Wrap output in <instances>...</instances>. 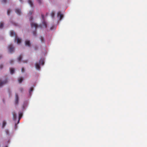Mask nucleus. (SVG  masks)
Segmentation results:
<instances>
[{"label": "nucleus", "mask_w": 147, "mask_h": 147, "mask_svg": "<svg viewBox=\"0 0 147 147\" xmlns=\"http://www.w3.org/2000/svg\"><path fill=\"white\" fill-rule=\"evenodd\" d=\"M33 1L34 0H28V4L30 5V7L32 8L34 7Z\"/></svg>", "instance_id": "nucleus-11"}, {"label": "nucleus", "mask_w": 147, "mask_h": 147, "mask_svg": "<svg viewBox=\"0 0 147 147\" xmlns=\"http://www.w3.org/2000/svg\"><path fill=\"white\" fill-rule=\"evenodd\" d=\"M56 26L55 25H53L52 26H51L50 28V30H54L56 29Z\"/></svg>", "instance_id": "nucleus-18"}, {"label": "nucleus", "mask_w": 147, "mask_h": 147, "mask_svg": "<svg viewBox=\"0 0 147 147\" xmlns=\"http://www.w3.org/2000/svg\"><path fill=\"white\" fill-rule=\"evenodd\" d=\"M2 57V56L1 55H0V59Z\"/></svg>", "instance_id": "nucleus-33"}, {"label": "nucleus", "mask_w": 147, "mask_h": 147, "mask_svg": "<svg viewBox=\"0 0 147 147\" xmlns=\"http://www.w3.org/2000/svg\"><path fill=\"white\" fill-rule=\"evenodd\" d=\"M15 11V12L18 15L21 16L22 14V12L21 8L18 7L16 8Z\"/></svg>", "instance_id": "nucleus-8"}, {"label": "nucleus", "mask_w": 147, "mask_h": 147, "mask_svg": "<svg viewBox=\"0 0 147 147\" xmlns=\"http://www.w3.org/2000/svg\"><path fill=\"white\" fill-rule=\"evenodd\" d=\"M12 23L14 25H17V24L14 22H12Z\"/></svg>", "instance_id": "nucleus-31"}, {"label": "nucleus", "mask_w": 147, "mask_h": 147, "mask_svg": "<svg viewBox=\"0 0 147 147\" xmlns=\"http://www.w3.org/2000/svg\"><path fill=\"white\" fill-rule=\"evenodd\" d=\"M8 82V79L5 77L0 78V88L3 87Z\"/></svg>", "instance_id": "nucleus-5"}, {"label": "nucleus", "mask_w": 147, "mask_h": 147, "mask_svg": "<svg viewBox=\"0 0 147 147\" xmlns=\"http://www.w3.org/2000/svg\"><path fill=\"white\" fill-rule=\"evenodd\" d=\"M34 86H33L31 88H30L29 90V96H31L32 95V92H33V88H34Z\"/></svg>", "instance_id": "nucleus-12"}, {"label": "nucleus", "mask_w": 147, "mask_h": 147, "mask_svg": "<svg viewBox=\"0 0 147 147\" xmlns=\"http://www.w3.org/2000/svg\"><path fill=\"white\" fill-rule=\"evenodd\" d=\"M22 113L21 112H19V117H18V122L17 124H18L20 122V120L21 118V117H22Z\"/></svg>", "instance_id": "nucleus-13"}, {"label": "nucleus", "mask_w": 147, "mask_h": 147, "mask_svg": "<svg viewBox=\"0 0 147 147\" xmlns=\"http://www.w3.org/2000/svg\"><path fill=\"white\" fill-rule=\"evenodd\" d=\"M22 55H20L17 58L18 61V62H20L21 61L22 59Z\"/></svg>", "instance_id": "nucleus-17"}, {"label": "nucleus", "mask_w": 147, "mask_h": 147, "mask_svg": "<svg viewBox=\"0 0 147 147\" xmlns=\"http://www.w3.org/2000/svg\"><path fill=\"white\" fill-rule=\"evenodd\" d=\"M44 58H41L39 62H37L35 63V67L36 69L38 70H40V66L41 65H43L44 64Z\"/></svg>", "instance_id": "nucleus-3"}, {"label": "nucleus", "mask_w": 147, "mask_h": 147, "mask_svg": "<svg viewBox=\"0 0 147 147\" xmlns=\"http://www.w3.org/2000/svg\"><path fill=\"white\" fill-rule=\"evenodd\" d=\"M19 91L20 92H22L24 90V89L22 87H20L18 89Z\"/></svg>", "instance_id": "nucleus-22"}, {"label": "nucleus", "mask_w": 147, "mask_h": 147, "mask_svg": "<svg viewBox=\"0 0 147 147\" xmlns=\"http://www.w3.org/2000/svg\"><path fill=\"white\" fill-rule=\"evenodd\" d=\"M23 80V78L22 77L19 78L18 79V81L19 83H21L22 82V81Z\"/></svg>", "instance_id": "nucleus-19"}, {"label": "nucleus", "mask_w": 147, "mask_h": 147, "mask_svg": "<svg viewBox=\"0 0 147 147\" xmlns=\"http://www.w3.org/2000/svg\"><path fill=\"white\" fill-rule=\"evenodd\" d=\"M5 147H8V146H7L6 145V146H5Z\"/></svg>", "instance_id": "nucleus-35"}, {"label": "nucleus", "mask_w": 147, "mask_h": 147, "mask_svg": "<svg viewBox=\"0 0 147 147\" xmlns=\"http://www.w3.org/2000/svg\"><path fill=\"white\" fill-rule=\"evenodd\" d=\"M8 48L9 52L10 53H11L14 52V47L11 44L8 46Z\"/></svg>", "instance_id": "nucleus-7"}, {"label": "nucleus", "mask_w": 147, "mask_h": 147, "mask_svg": "<svg viewBox=\"0 0 147 147\" xmlns=\"http://www.w3.org/2000/svg\"><path fill=\"white\" fill-rule=\"evenodd\" d=\"M34 11V9H31L29 12L27 14V17L29 18L30 21V22L31 26L33 30V34L34 36H36V32L35 30L38 28H47V24L45 21V16L43 14H42L41 16L42 20V24L38 25L36 24L33 22V18L31 15Z\"/></svg>", "instance_id": "nucleus-1"}, {"label": "nucleus", "mask_w": 147, "mask_h": 147, "mask_svg": "<svg viewBox=\"0 0 147 147\" xmlns=\"http://www.w3.org/2000/svg\"><path fill=\"white\" fill-rule=\"evenodd\" d=\"M39 5H41L43 3L42 0H36Z\"/></svg>", "instance_id": "nucleus-21"}, {"label": "nucleus", "mask_w": 147, "mask_h": 147, "mask_svg": "<svg viewBox=\"0 0 147 147\" xmlns=\"http://www.w3.org/2000/svg\"><path fill=\"white\" fill-rule=\"evenodd\" d=\"M3 67V65L2 64H0V69H2Z\"/></svg>", "instance_id": "nucleus-25"}, {"label": "nucleus", "mask_w": 147, "mask_h": 147, "mask_svg": "<svg viewBox=\"0 0 147 147\" xmlns=\"http://www.w3.org/2000/svg\"><path fill=\"white\" fill-rule=\"evenodd\" d=\"M6 2V0H2V2L3 3H5Z\"/></svg>", "instance_id": "nucleus-30"}, {"label": "nucleus", "mask_w": 147, "mask_h": 147, "mask_svg": "<svg viewBox=\"0 0 147 147\" xmlns=\"http://www.w3.org/2000/svg\"><path fill=\"white\" fill-rule=\"evenodd\" d=\"M47 13H46V15H47Z\"/></svg>", "instance_id": "nucleus-36"}, {"label": "nucleus", "mask_w": 147, "mask_h": 147, "mask_svg": "<svg viewBox=\"0 0 147 147\" xmlns=\"http://www.w3.org/2000/svg\"><path fill=\"white\" fill-rule=\"evenodd\" d=\"M10 35L12 37H14V40L15 42H16L17 43L20 44L21 42V39L18 37L15 32L13 31H11L10 32Z\"/></svg>", "instance_id": "nucleus-4"}, {"label": "nucleus", "mask_w": 147, "mask_h": 147, "mask_svg": "<svg viewBox=\"0 0 147 147\" xmlns=\"http://www.w3.org/2000/svg\"><path fill=\"white\" fill-rule=\"evenodd\" d=\"M28 104V102L27 101H25L24 102V104L22 106V108L23 109H24L26 107H27Z\"/></svg>", "instance_id": "nucleus-14"}, {"label": "nucleus", "mask_w": 147, "mask_h": 147, "mask_svg": "<svg viewBox=\"0 0 147 147\" xmlns=\"http://www.w3.org/2000/svg\"><path fill=\"white\" fill-rule=\"evenodd\" d=\"M14 62V60H13V59H11L10 60V63H11V64H12L13 63V62Z\"/></svg>", "instance_id": "nucleus-28"}, {"label": "nucleus", "mask_w": 147, "mask_h": 147, "mask_svg": "<svg viewBox=\"0 0 147 147\" xmlns=\"http://www.w3.org/2000/svg\"><path fill=\"white\" fill-rule=\"evenodd\" d=\"M25 45L26 46L30 47L31 44L30 41L28 40H26L25 42Z\"/></svg>", "instance_id": "nucleus-10"}, {"label": "nucleus", "mask_w": 147, "mask_h": 147, "mask_svg": "<svg viewBox=\"0 0 147 147\" xmlns=\"http://www.w3.org/2000/svg\"><path fill=\"white\" fill-rule=\"evenodd\" d=\"M27 61H23V62H24V63H27Z\"/></svg>", "instance_id": "nucleus-34"}, {"label": "nucleus", "mask_w": 147, "mask_h": 147, "mask_svg": "<svg viewBox=\"0 0 147 147\" xmlns=\"http://www.w3.org/2000/svg\"><path fill=\"white\" fill-rule=\"evenodd\" d=\"M11 10H10V9H9L7 10V14L8 15H9V13L11 12Z\"/></svg>", "instance_id": "nucleus-26"}, {"label": "nucleus", "mask_w": 147, "mask_h": 147, "mask_svg": "<svg viewBox=\"0 0 147 147\" xmlns=\"http://www.w3.org/2000/svg\"><path fill=\"white\" fill-rule=\"evenodd\" d=\"M3 23H0V29H2L3 27Z\"/></svg>", "instance_id": "nucleus-24"}, {"label": "nucleus", "mask_w": 147, "mask_h": 147, "mask_svg": "<svg viewBox=\"0 0 147 147\" xmlns=\"http://www.w3.org/2000/svg\"><path fill=\"white\" fill-rule=\"evenodd\" d=\"M17 127V123H15V129H16Z\"/></svg>", "instance_id": "nucleus-29"}, {"label": "nucleus", "mask_w": 147, "mask_h": 147, "mask_svg": "<svg viewBox=\"0 0 147 147\" xmlns=\"http://www.w3.org/2000/svg\"><path fill=\"white\" fill-rule=\"evenodd\" d=\"M40 39L42 42H45V40L44 38L43 37L40 36Z\"/></svg>", "instance_id": "nucleus-23"}, {"label": "nucleus", "mask_w": 147, "mask_h": 147, "mask_svg": "<svg viewBox=\"0 0 147 147\" xmlns=\"http://www.w3.org/2000/svg\"><path fill=\"white\" fill-rule=\"evenodd\" d=\"M25 71L24 69V67H22L21 69V71L22 73H23Z\"/></svg>", "instance_id": "nucleus-27"}, {"label": "nucleus", "mask_w": 147, "mask_h": 147, "mask_svg": "<svg viewBox=\"0 0 147 147\" xmlns=\"http://www.w3.org/2000/svg\"><path fill=\"white\" fill-rule=\"evenodd\" d=\"M5 132L6 134V135L7 136H9L10 134H9V131L8 129H6L5 130Z\"/></svg>", "instance_id": "nucleus-20"}, {"label": "nucleus", "mask_w": 147, "mask_h": 147, "mask_svg": "<svg viewBox=\"0 0 147 147\" xmlns=\"http://www.w3.org/2000/svg\"><path fill=\"white\" fill-rule=\"evenodd\" d=\"M51 16L54 21H56L58 22L59 21H60L63 18V15L61 13L60 11L57 13L56 16H55V12L54 11H52L51 13Z\"/></svg>", "instance_id": "nucleus-2"}, {"label": "nucleus", "mask_w": 147, "mask_h": 147, "mask_svg": "<svg viewBox=\"0 0 147 147\" xmlns=\"http://www.w3.org/2000/svg\"><path fill=\"white\" fill-rule=\"evenodd\" d=\"M6 123H6V121H5L4 120V121H3V123H2V128L3 129L5 127L6 125Z\"/></svg>", "instance_id": "nucleus-16"}, {"label": "nucleus", "mask_w": 147, "mask_h": 147, "mask_svg": "<svg viewBox=\"0 0 147 147\" xmlns=\"http://www.w3.org/2000/svg\"><path fill=\"white\" fill-rule=\"evenodd\" d=\"M12 114L13 116V119L14 121H16L18 117L17 114L15 111H13Z\"/></svg>", "instance_id": "nucleus-9"}, {"label": "nucleus", "mask_w": 147, "mask_h": 147, "mask_svg": "<svg viewBox=\"0 0 147 147\" xmlns=\"http://www.w3.org/2000/svg\"><path fill=\"white\" fill-rule=\"evenodd\" d=\"M20 0V2L21 3H22L23 2V0Z\"/></svg>", "instance_id": "nucleus-32"}, {"label": "nucleus", "mask_w": 147, "mask_h": 147, "mask_svg": "<svg viewBox=\"0 0 147 147\" xmlns=\"http://www.w3.org/2000/svg\"><path fill=\"white\" fill-rule=\"evenodd\" d=\"M19 97L17 93H16L15 96V104L16 105H18L19 104Z\"/></svg>", "instance_id": "nucleus-6"}, {"label": "nucleus", "mask_w": 147, "mask_h": 147, "mask_svg": "<svg viewBox=\"0 0 147 147\" xmlns=\"http://www.w3.org/2000/svg\"><path fill=\"white\" fill-rule=\"evenodd\" d=\"M10 73L11 74H13L15 72V69L14 68H10Z\"/></svg>", "instance_id": "nucleus-15"}]
</instances>
